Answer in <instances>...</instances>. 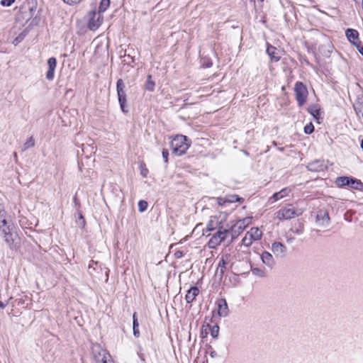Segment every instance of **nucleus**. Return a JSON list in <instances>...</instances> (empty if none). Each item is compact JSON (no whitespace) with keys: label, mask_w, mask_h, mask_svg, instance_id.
I'll return each instance as SVG.
<instances>
[{"label":"nucleus","mask_w":363,"mask_h":363,"mask_svg":"<svg viewBox=\"0 0 363 363\" xmlns=\"http://www.w3.org/2000/svg\"><path fill=\"white\" fill-rule=\"evenodd\" d=\"M0 236L11 250L16 252L21 247L20 238L13 223H9L5 217L0 218Z\"/></svg>","instance_id":"obj_1"},{"label":"nucleus","mask_w":363,"mask_h":363,"mask_svg":"<svg viewBox=\"0 0 363 363\" xmlns=\"http://www.w3.org/2000/svg\"><path fill=\"white\" fill-rule=\"evenodd\" d=\"M91 352L94 363H108V359L111 358L109 352L98 343L92 345Z\"/></svg>","instance_id":"obj_2"},{"label":"nucleus","mask_w":363,"mask_h":363,"mask_svg":"<svg viewBox=\"0 0 363 363\" xmlns=\"http://www.w3.org/2000/svg\"><path fill=\"white\" fill-rule=\"evenodd\" d=\"M125 87V86L123 80L122 79H118L116 82L118 100L121 111L123 113H127L128 112V109L127 106V99Z\"/></svg>","instance_id":"obj_3"},{"label":"nucleus","mask_w":363,"mask_h":363,"mask_svg":"<svg viewBox=\"0 0 363 363\" xmlns=\"http://www.w3.org/2000/svg\"><path fill=\"white\" fill-rule=\"evenodd\" d=\"M218 322L214 311L212 312L211 317L206 316L203 322V328H208L213 338H217L219 335Z\"/></svg>","instance_id":"obj_4"},{"label":"nucleus","mask_w":363,"mask_h":363,"mask_svg":"<svg viewBox=\"0 0 363 363\" xmlns=\"http://www.w3.org/2000/svg\"><path fill=\"white\" fill-rule=\"evenodd\" d=\"M104 17L101 14L98 13L96 9H93L88 13L87 28L90 30H96L101 25Z\"/></svg>","instance_id":"obj_5"},{"label":"nucleus","mask_w":363,"mask_h":363,"mask_svg":"<svg viewBox=\"0 0 363 363\" xmlns=\"http://www.w3.org/2000/svg\"><path fill=\"white\" fill-rule=\"evenodd\" d=\"M262 236V231L259 228H252L242 238V244L248 247L252 245L254 241L260 240Z\"/></svg>","instance_id":"obj_6"},{"label":"nucleus","mask_w":363,"mask_h":363,"mask_svg":"<svg viewBox=\"0 0 363 363\" xmlns=\"http://www.w3.org/2000/svg\"><path fill=\"white\" fill-rule=\"evenodd\" d=\"M228 233V229L220 227L218 230L210 238L208 242V247L212 249L216 248L225 239Z\"/></svg>","instance_id":"obj_7"},{"label":"nucleus","mask_w":363,"mask_h":363,"mask_svg":"<svg viewBox=\"0 0 363 363\" xmlns=\"http://www.w3.org/2000/svg\"><path fill=\"white\" fill-rule=\"evenodd\" d=\"M294 91L298 105L303 106L308 96V90L306 86L302 82H298L295 84Z\"/></svg>","instance_id":"obj_8"},{"label":"nucleus","mask_w":363,"mask_h":363,"mask_svg":"<svg viewBox=\"0 0 363 363\" xmlns=\"http://www.w3.org/2000/svg\"><path fill=\"white\" fill-rule=\"evenodd\" d=\"M226 214L219 212L210 217L208 222L206 230L211 231L218 228L223 222L225 220Z\"/></svg>","instance_id":"obj_9"},{"label":"nucleus","mask_w":363,"mask_h":363,"mask_svg":"<svg viewBox=\"0 0 363 363\" xmlns=\"http://www.w3.org/2000/svg\"><path fill=\"white\" fill-rule=\"evenodd\" d=\"M251 222L252 217H246L238 220L231 228L233 236L239 235L251 223Z\"/></svg>","instance_id":"obj_10"},{"label":"nucleus","mask_w":363,"mask_h":363,"mask_svg":"<svg viewBox=\"0 0 363 363\" xmlns=\"http://www.w3.org/2000/svg\"><path fill=\"white\" fill-rule=\"evenodd\" d=\"M296 215L295 209L291 206H286L276 213V218L279 220L293 218Z\"/></svg>","instance_id":"obj_11"},{"label":"nucleus","mask_w":363,"mask_h":363,"mask_svg":"<svg viewBox=\"0 0 363 363\" xmlns=\"http://www.w3.org/2000/svg\"><path fill=\"white\" fill-rule=\"evenodd\" d=\"M234 258L235 256L232 253H225L221 256L218 264V269L220 270L221 274H223L228 265L233 264Z\"/></svg>","instance_id":"obj_12"},{"label":"nucleus","mask_w":363,"mask_h":363,"mask_svg":"<svg viewBox=\"0 0 363 363\" xmlns=\"http://www.w3.org/2000/svg\"><path fill=\"white\" fill-rule=\"evenodd\" d=\"M215 315L218 320L220 318H225L229 315L228 306L225 298H220L217 301V314Z\"/></svg>","instance_id":"obj_13"},{"label":"nucleus","mask_w":363,"mask_h":363,"mask_svg":"<svg viewBox=\"0 0 363 363\" xmlns=\"http://www.w3.org/2000/svg\"><path fill=\"white\" fill-rule=\"evenodd\" d=\"M47 64L48 66V69L46 72V79L49 81H52L55 77V71L57 67L56 57H50L47 61Z\"/></svg>","instance_id":"obj_14"},{"label":"nucleus","mask_w":363,"mask_h":363,"mask_svg":"<svg viewBox=\"0 0 363 363\" xmlns=\"http://www.w3.org/2000/svg\"><path fill=\"white\" fill-rule=\"evenodd\" d=\"M330 217L325 210H320L316 216V223L320 227H327L329 224Z\"/></svg>","instance_id":"obj_15"},{"label":"nucleus","mask_w":363,"mask_h":363,"mask_svg":"<svg viewBox=\"0 0 363 363\" xmlns=\"http://www.w3.org/2000/svg\"><path fill=\"white\" fill-rule=\"evenodd\" d=\"M272 251L277 257H284L286 252V247L279 242H274L272 245Z\"/></svg>","instance_id":"obj_16"},{"label":"nucleus","mask_w":363,"mask_h":363,"mask_svg":"<svg viewBox=\"0 0 363 363\" xmlns=\"http://www.w3.org/2000/svg\"><path fill=\"white\" fill-rule=\"evenodd\" d=\"M24 6L29 11V17L26 20L28 23L38 11V0H26Z\"/></svg>","instance_id":"obj_17"},{"label":"nucleus","mask_w":363,"mask_h":363,"mask_svg":"<svg viewBox=\"0 0 363 363\" xmlns=\"http://www.w3.org/2000/svg\"><path fill=\"white\" fill-rule=\"evenodd\" d=\"M348 40L355 47H359V33L356 30L348 28L345 32Z\"/></svg>","instance_id":"obj_18"},{"label":"nucleus","mask_w":363,"mask_h":363,"mask_svg":"<svg viewBox=\"0 0 363 363\" xmlns=\"http://www.w3.org/2000/svg\"><path fill=\"white\" fill-rule=\"evenodd\" d=\"M172 140L170 142V146H171L172 150V153L176 155H178V156L182 155V150H181L182 141L180 143H177L175 145H174V141H178L179 138H182V135L177 134V135H174V137H172Z\"/></svg>","instance_id":"obj_19"},{"label":"nucleus","mask_w":363,"mask_h":363,"mask_svg":"<svg viewBox=\"0 0 363 363\" xmlns=\"http://www.w3.org/2000/svg\"><path fill=\"white\" fill-rule=\"evenodd\" d=\"M43 12V9L40 7L38 9L37 13L34 14V16L30 19V22L28 25V29L32 30L33 27L37 26L40 24L41 21V13Z\"/></svg>","instance_id":"obj_20"},{"label":"nucleus","mask_w":363,"mask_h":363,"mask_svg":"<svg viewBox=\"0 0 363 363\" xmlns=\"http://www.w3.org/2000/svg\"><path fill=\"white\" fill-rule=\"evenodd\" d=\"M307 167L308 170L312 172H320L324 170L326 166L325 165L323 161L315 160L309 163Z\"/></svg>","instance_id":"obj_21"},{"label":"nucleus","mask_w":363,"mask_h":363,"mask_svg":"<svg viewBox=\"0 0 363 363\" xmlns=\"http://www.w3.org/2000/svg\"><path fill=\"white\" fill-rule=\"evenodd\" d=\"M261 259L263 264H266L269 267H272L274 264V259L272 255L268 252H263L261 254Z\"/></svg>","instance_id":"obj_22"},{"label":"nucleus","mask_w":363,"mask_h":363,"mask_svg":"<svg viewBox=\"0 0 363 363\" xmlns=\"http://www.w3.org/2000/svg\"><path fill=\"white\" fill-rule=\"evenodd\" d=\"M75 222L78 227L83 229L86 225V220L80 209H77L74 213Z\"/></svg>","instance_id":"obj_23"},{"label":"nucleus","mask_w":363,"mask_h":363,"mask_svg":"<svg viewBox=\"0 0 363 363\" xmlns=\"http://www.w3.org/2000/svg\"><path fill=\"white\" fill-rule=\"evenodd\" d=\"M199 290L197 287H191L186 294L185 298L187 303H191L199 294Z\"/></svg>","instance_id":"obj_24"},{"label":"nucleus","mask_w":363,"mask_h":363,"mask_svg":"<svg viewBox=\"0 0 363 363\" xmlns=\"http://www.w3.org/2000/svg\"><path fill=\"white\" fill-rule=\"evenodd\" d=\"M133 333L135 337H138L140 336L139 322L138 319V313L136 312H134L133 314Z\"/></svg>","instance_id":"obj_25"},{"label":"nucleus","mask_w":363,"mask_h":363,"mask_svg":"<svg viewBox=\"0 0 363 363\" xmlns=\"http://www.w3.org/2000/svg\"><path fill=\"white\" fill-rule=\"evenodd\" d=\"M290 192H291L290 189L284 188V189H281L280 191L274 193L273 194L272 199H274V201H278V200L283 199L285 196H288Z\"/></svg>","instance_id":"obj_26"},{"label":"nucleus","mask_w":363,"mask_h":363,"mask_svg":"<svg viewBox=\"0 0 363 363\" xmlns=\"http://www.w3.org/2000/svg\"><path fill=\"white\" fill-rule=\"evenodd\" d=\"M30 30V29H28V28L26 27L21 33L18 34V36L16 37V38L13 40V43L17 45L22 42Z\"/></svg>","instance_id":"obj_27"},{"label":"nucleus","mask_w":363,"mask_h":363,"mask_svg":"<svg viewBox=\"0 0 363 363\" xmlns=\"http://www.w3.org/2000/svg\"><path fill=\"white\" fill-rule=\"evenodd\" d=\"M155 83L152 79V75L148 74L147 77V80H146L145 84V89L147 91H153L155 89Z\"/></svg>","instance_id":"obj_28"},{"label":"nucleus","mask_w":363,"mask_h":363,"mask_svg":"<svg viewBox=\"0 0 363 363\" xmlns=\"http://www.w3.org/2000/svg\"><path fill=\"white\" fill-rule=\"evenodd\" d=\"M351 177H340L337 178L336 184L339 186H343L350 184Z\"/></svg>","instance_id":"obj_29"},{"label":"nucleus","mask_w":363,"mask_h":363,"mask_svg":"<svg viewBox=\"0 0 363 363\" xmlns=\"http://www.w3.org/2000/svg\"><path fill=\"white\" fill-rule=\"evenodd\" d=\"M111 4L110 0H101L99 6V11L98 13L101 14V13L105 12L107 9L109 7Z\"/></svg>","instance_id":"obj_30"},{"label":"nucleus","mask_w":363,"mask_h":363,"mask_svg":"<svg viewBox=\"0 0 363 363\" xmlns=\"http://www.w3.org/2000/svg\"><path fill=\"white\" fill-rule=\"evenodd\" d=\"M139 169L140 171V175L143 178H146L147 177V174L149 173V170L146 167V164L144 161L141 160L139 162Z\"/></svg>","instance_id":"obj_31"},{"label":"nucleus","mask_w":363,"mask_h":363,"mask_svg":"<svg viewBox=\"0 0 363 363\" xmlns=\"http://www.w3.org/2000/svg\"><path fill=\"white\" fill-rule=\"evenodd\" d=\"M267 52L275 62L279 60V57L276 55V48L274 47L269 46L267 49Z\"/></svg>","instance_id":"obj_32"},{"label":"nucleus","mask_w":363,"mask_h":363,"mask_svg":"<svg viewBox=\"0 0 363 363\" xmlns=\"http://www.w3.org/2000/svg\"><path fill=\"white\" fill-rule=\"evenodd\" d=\"M308 112L315 118L320 116V109L317 106H311L308 108Z\"/></svg>","instance_id":"obj_33"},{"label":"nucleus","mask_w":363,"mask_h":363,"mask_svg":"<svg viewBox=\"0 0 363 363\" xmlns=\"http://www.w3.org/2000/svg\"><path fill=\"white\" fill-rule=\"evenodd\" d=\"M242 199L240 198L238 195H230L226 196L224 202L233 203L236 201H240Z\"/></svg>","instance_id":"obj_34"},{"label":"nucleus","mask_w":363,"mask_h":363,"mask_svg":"<svg viewBox=\"0 0 363 363\" xmlns=\"http://www.w3.org/2000/svg\"><path fill=\"white\" fill-rule=\"evenodd\" d=\"M348 186H350L352 188L355 189H359L362 186V183L359 180L351 178L350 184Z\"/></svg>","instance_id":"obj_35"},{"label":"nucleus","mask_w":363,"mask_h":363,"mask_svg":"<svg viewBox=\"0 0 363 363\" xmlns=\"http://www.w3.org/2000/svg\"><path fill=\"white\" fill-rule=\"evenodd\" d=\"M138 211L142 213L147 210L148 203L145 200H140V201H139V202L138 203Z\"/></svg>","instance_id":"obj_36"},{"label":"nucleus","mask_w":363,"mask_h":363,"mask_svg":"<svg viewBox=\"0 0 363 363\" xmlns=\"http://www.w3.org/2000/svg\"><path fill=\"white\" fill-rule=\"evenodd\" d=\"M34 145L35 140L33 139V136L30 137L23 145L25 150L33 147Z\"/></svg>","instance_id":"obj_37"},{"label":"nucleus","mask_w":363,"mask_h":363,"mask_svg":"<svg viewBox=\"0 0 363 363\" xmlns=\"http://www.w3.org/2000/svg\"><path fill=\"white\" fill-rule=\"evenodd\" d=\"M182 138H183V149L187 150L190 147L191 143L189 142L188 138H187L186 136L183 135ZM184 153H185V150H183V155Z\"/></svg>","instance_id":"obj_38"},{"label":"nucleus","mask_w":363,"mask_h":363,"mask_svg":"<svg viewBox=\"0 0 363 363\" xmlns=\"http://www.w3.org/2000/svg\"><path fill=\"white\" fill-rule=\"evenodd\" d=\"M194 318H195V315L193 312L191 313L189 311L186 312V322L189 323L190 328H191V322L194 320Z\"/></svg>","instance_id":"obj_39"},{"label":"nucleus","mask_w":363,"mask_h":363,"mask_svg":"<svg viewBox=\"0 0 363 363\" xmlns=\"http://www.w3.org/2000/svg\"><path fill=\"white\" fill-rule=\"evenodd\" d=\"M14 302L16 303L17 306H22L23 308H27L28 305V303H26V306H24V304L26 303V299L23 298L16 299Z\"/></svg>","instance_id":"obj_40"},{"label":"nucleus","mask_w":363,"mask_h":363,"mask_svg":"<svg viewBox=\"0 0 363 363\" xmlns=\"http://www.w3.org/2000/svg\"><path fill=\"white\" fill-rule=\"evenodd\" d=\"M313 130H314V127H313V124L311 123L307 124L304 127V132L306 134H311V133H313Z\"/></svg>","instance_id":"obj_41"},{"label":"nucleus","mask_w":363,"mask_h":363,"mask_svg":"<svg viewBox=\"0 0 363 363\" xmlns=\"http://www.w3.org/2000/svg\"><path fill=\"white\" fill-rule=\"evenodd\" d=\"M162 158L164 162L167 164L169 160V151L167 149L164 148L162 152Z\"/></svg>","instance_id":"obj_42"},{"label":"nucleus","mask_w":363,"mask_h":363,"mask_svg":"<svg viewBox=\"0 0 363 363\" xmlns=\"http://www.w3.org/2000/svg\"><path fill=\"white\" fill-rule=\"evenodd\" d=\"M73 203H74V207L76 208V210L80 209L81 203H80V201L78 199L77 195H75L73 198Z\"/></svg>","instance_id":"obj_43"},{"label":"nucleus","mask_w":363,"mask_h":363,"mask_svg":"<svg viewBox=\"0 0 363 363\" xmlns=\"http://www.w3.org/2000/svg\"><path fill=\"white\" fill-rule=\"evenodd\" d=\"M15 2V0H1V5L3 6H10Z\"/></svg>","instance_id":"obj_44"},{"label":"nucleus","mask_w":363,"mask_h":363,"mask_svg":"<svg viewBox=\"0 0 363 363\" xmlns=\"http://www.w3.org/2000/svg\"><path fill=\"white\" fill-rule=\"evenodd\" d=\"M6 212L4 209V204L0 201V218L6 217Z\"/></svg>","instance_id":"obj_45"},{"label":"nucleus","mask_w":363,"mask_h":363,"mask_svg":"<svg viewBox=\"0 0 363 363\" xmlns=\"http://www.w3.org/2000/svg\"><path fill=\"white\" fill-rule=\"evenodd\" d=\"M252 272L255 275H259L260 277H262L264 276V272L263 271H262L261 269H258V268H254L252 269Z\"/></svg>","instance_id":"obj_46"},{"label":"nucleus","mask_w":363,"mask_h":363,"mask_svg":"<svg viewBox=\"0 0 363 363\" xmlns=\"http://www.w3.org/2000/svg\"><path fill=\"white\" fill-rule=\"evenodd\" d=\"M62 1L67 4L73 5V4H79L82 0H62Z\"/></svg>","instance_id":"obj_47"},{"label":"nucleus","mask_w":363,"mask_h":363,"mask_svg":"<svg viewBox=\"0 0 363 363\" xmlns=\"http://www.w3.org/2000/svg\"><path fill=\"white\" fill-rule=\"evenodd\" d=\"M12 298H13L12 297L9 298V301H7L6 303L0 301V308H2V309L4 308L9 304V301L10 300H11Z\"/></svg>","instance_id":"obj_48"},{"label":"nucleus","mask_w":363,"mask_h":363,"mask_svg":"<svg viewBox=\"0 0 363 363\" xmlns=\"http://www.w3.org/2000/svg\"><path fill=\"white\" fill-rule=\"evenodd\" d=\"M174 255H175V257H176L177 258H180V257H182V251H180V250H177V251H176V252H175V253H174Z\"/></svg>","instance_id":"obj_49"},{"label":"nucleus","mask_w":363,"mask_h":363,"mask_svg":"<svg viewBox=\"0 0 363 363\" xmlns=\"http://www.w3.org/2000/svg\"><path fill=\"white\" fill-rule=\"evenodd\" d=\"M356 48L358 49V50L361 53V55H363V46L361 45L360 42L359 43V47H356Z\"/></svg>","instance_id":"obj_50"},{"label":"nucleus","mask_w":363,"mask_h":363,"mask_svg":"<svg viewBox=\"0 0 363 363\" xmlns=\"http://www.w3.org/2000/svg\"><path fill=\"white\" fill-rule=\"evenodd\" d=\"M98 262H95L94 260H91L90 262V264H89V269H91V267H93V266H94V264H97Z\"/></svg>","instance_id":"obj_51"},{"label":"nucleus","mask_w":363,"mask_h":363,"mask_svg":"<svg viewBox=\"0 0 363 363\" xmlns=\"http://www.w3.org/2000/svg\"><path fill=\"white\" fill-rule=\"evenodd\" d=\"M212 65V62L211 61H208L206 63H203V66L205 67H210Z\"/></svg>","instance_id":"obj_52"},{"label":"nucleus","mask_w":363,"mask_h":363,"mask_svg":"<svg viewBox=\"0 0 363 363\" xmlns=\"http://www.w3.org/2000/svg\"><path fill=\"white\" fill-rule=\"evenodd\" d=\"M225 199H223L221 198H218V203L219 205H223V203H225V202H224Z\"/></svg>","instance_id":"obj_53"},{"label":"nucleus","mask_w":363,"mask_h":363,"mask_svg":"<svg viewBox=\"0 0 363 363\" xmlns=\"http://www.w3.org/2000/svg\"><path fill=\"white\" fill-rule=\"evenodd\" d=\"M208 331H209V330L208 328H203L201 333L202 334L204 333L205 335H207Z\"/></svg>","instance_id":"obj_54"},{"label":"nucleus","mask_w":363,"mask_h":363,"mask_svg":"<svg viewBox=\"0 0 363 363\" xmlns=\"http://www.w3.org/2000/svg\"><path fill=\"white\" fill-rule=\"evenodd\" d=\"M179 174H180L179 173H176L175 172L174 174L172 176V179H174L175 177L179 178Z\"/></svg>","instance_id":"obj_55"},{"label":"nucleus","mask_w":363,"mask_h":363,"mask_svg":"<svg viewBox=\"0 0 363 363\" xmlns=\"http://www.w3.org/2000/svg\"><path fill=\"white\" fill-rule=\"evenodd\" d=\"M210 355L211 357H216L217 354L215 351H213V352H211Z\"/></svg>","instance_id":"obj_56"},{"label":"nucleus","mask_w":363,"mask_h":363,"mask_svg":"<svg viewBox=\"0 0 363 363\" xmlns=\"http://www.w3.org/2000/svg\"><path fill=\"white\" fill-rule=\"evenodd\" d=\"M127 57L131 60V62H134V58L132 57L130 55H128Z\"/></svg>","instance_id":"obj_57"},{"label":"nucleus","mask_w":363,"mask_h":363,"mask_svg":"<svg viewBox=\"0 0 363 363\" xmlns=\"http://www.w3.org/2000/svg\"><path fill=\"white\" fill-rule=\"evenodd\" d=\"M181 277H182V272L179 273V281H181Z\"/></svg>","instance_id":"obj_58"},{"label":"nucleus","mask_w":363,"mask_h":363,"mask_svg":"<svg viewBox=\"0 0 363 363\" xmlns=\"http://www.w3.org/2000/svg\"><path fill=\"white\" fill-rule=\"evenodd\" d=\"M361 147H362V150H363V139H362V142H361Z\"/></svg>","instance_id":"obj_59"},{"label":"nucleus","mask_w":363,"mask_h":363,"mask_svg":"<svg viewBox=\"0 0 363 363\" xmlns=\"http://www.w3.org/2000/svg\"><path fill=\"white\" fill-rule=\"evenodd\" d=\"M179 346V350H180V343L178 344Z\"/></svg>","instance_id":"obj_60"}]
</instances>
